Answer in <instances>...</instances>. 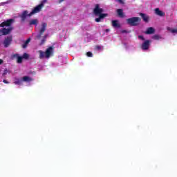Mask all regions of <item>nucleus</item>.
<instances>
[{
	"label": "nucleus",
	"mask_w": 177,
	"mask_h": 177,
	"mask_svg": "<svg viewBox=\"0 0 177 177\" xmlns=\"http://www.w3.org/2000/svg\"><path fill=\"white\" fill-rule=\"evenodd\" d=\"M104 12V10L103 8H100V6L99 4H96L95 7L93 10V13L95 16H99L98 18H96L95 20L96 23H100V21H102L104 17H107V14H103Z\"/></svg>",
	"instance_id": "f257e3e1"
},
{
	"label": "nucleus",
	"mask_w": 177,
	"mask_h": 177,
	"mask_svg": "<svg viewBox=\"0 0 177 177\" xmlns=\"http://www.w3.org/2000/svg\"><path fill=\"white\" fill-rule=\"evenodd\" d=\"M48 2V0H42L41 3L35 6L32 11L29 13V17H31V16H33V15H35L36 13H39L41 10H42V8L44 6H45V3Z\"/></svg>",
	"instance_id": "f03ea898"
},
{
	"label": "nucleus",
	"mask_w": 177,
	"mask_h": 177,
	"mask_svg": "<svg viewBox=\"0 0 177 177\" xmlns=\"http://www.w3.org/2000/svg\"><path fill=\"white\" fill-rule=\"evenodd\" d=\"M139 21H140V18L139 17H132L127 19V23L130 26H138L139 24Z\"/></svg>",
	"instance_id": "7ed1b4c3"
},
{
	"label": "nucleus",
	"mask_w": 177,
	"mask_h": 177,
	"mask_svg": "<svg viewBox=\"0 0 177 177\" xmlns=\"http://www.w3.org/2000/svg\"><path fill=\"white\" fill-rule=\"evenodd\" d=\"M13 21H15L14 19H8L7 21L2 22L0 24V27H10V26L12 25V23H13Z\"/></svg>",
	"instance_id": "20e7f679"
},
{
	"label": "nucleus",
	"mask_w": 177,
	"mask_h": 177,
	"mask_svg": "<svg viewBox=\"0 0 177 177\" xmlns=\"http://www.w3.org/2000/svg\"><path fill=\"white\" fill-rule=\"evenodd\" d=\"M28 17H30V14H28V11L27 10L23 11V12L19 15L21 21H26V19H27Z\"/></svg>",
	"instance_id": "39448f33"
},
{
	"label": "nucleus",
	"mask_w": 177,
	"mask_h": 177,
	"mask_svg": "<svg viewBox=\"0 0 177 177\" xmlns=\"http://www.w3.org/2000/svg\"><path fill=\"white\" fill-rule=\"evenodd\" d=\"M12 36L7 37L3 41V45L5 48H8L10 44H12Z\"/></svg>",
	"instance_id": "423d86ee"
},
{
	"label": "nucleus",
	"mask_w": 177,
	"mask_h": 177,
	"mask_svg": "<svg viewBox=\"0 0 177 177\" xmlns=\"http://www.w3.org/2000/svg\"><path fill=\"white\" fill-rule=\"evenodd\" d=\"M12 28H2L1 30H0V37H2V35H8V34H9L10 32V31H12Z\"/></svg>",
	"instance_id": "0eeeda50"
},
{
	"label": "nucleus",
	"mask_w": 177,
	"mask_h": 177,
	"mask_svg": "<svg viewBox=\"0 0 177 177\" xmlns=\"http://www.w3.org/2000/svg\"><path fill=\"white\" fill-rule=\"evenodd\" d=\"M45 53H46V58L49 59V57H50V55L53 53V48L49 47L48 48L46 49Z\"/></svg>",
	"instance_id": "6e6552de"
},
{
	"label": "nucleus",
	"mask_w": 177,
	"mask_h": 177,
	"mask_svg": "<svg viewBox=\"0 0 177 177\" xmlns=\"http://www.w3.org/2000/svg\"><path fill=\"white\" fill-rule=\"evenodd\" d=\"M150 46V41L149 40L145 41L142 45V49L143 50H147L149 49V47Z\"/></svg>",
	"instance_id": "1a4fd4ad"
},
{
	"label": "nucleus",
	"mask_w": 177,
	"mask_h": 177,
	"mask_svg": "<svg viewBox=\"0 0 177 177\" xmlns=\"http://www.w3.org/2000/svg\"><path fill=\"white\" fill-rule=\"evenodd\" d=\"M112 26L114 27V28H120L121 27V24L118 20L112 21Z\"/></svg>",
	"instance_id": "9d476101"
},
{
	"label": "nucleus",
	"mask_w": 177,
	"mask_h": 177,
	"mask_svg": "<svg viewBox=\"0 0 177 177\" xmlns=\"http://www.w3.org/2000/svg\"><path fill=\"white\" fill-rule=\"evenodd\" d=\"M39 21L37 19H31L29 21V26H38Z\"/></svg>",
	"instance_id": "9b49d317"
},
{
	"label": "nucleus",
	"mask_w": 177,
	"mask_h": 177,
	"mask_svg": "<svg viewBox=\"0 0 177 177\" xmlns=\"http://www.w3.org/2000/svg\"><path fill=\"white\" fill-rule=\"evenodd\" d=\"M48 24L45 22L41 23V28H40V32L41 34H44V32H45V31H46V27H47Z\"/></svg>",
	"instance_id": "f8f14e48"
},
{
	"label": "nucleus",
	"mask_w": 177,
	"mask_h": 177,
	"mask_svg": "<svg viewBox=\"0 0 177 177\" xmlns=\"http://www.w3.org/2000/svg\"><path fill=\"white\" fill-rule=\"evenodd\" d=\"M155 13L156 15H157L158 16H160V17H164L165 16V12L160 10V8H156L155 9Z\"/></svg>",
	"instance_id": "ddd939ff"
},
{
	"label": "nucleus",
	"mask_w": 177,
	"mask_h": 177,
	"mask_svg": "<svg viewBox=\"0 0 177 177\" xmlns=\"http://www.w3.org/2000/svg\"><path fill=\"white\" fill-rule=\"evenodd\" d=\"M154 32H155L154 28L150 27L147 29L145 34L151 35V34H154Z\"/></svg>",
	"instance_id": "4468645a"
},
{
	"label": "nucleus",
	"mask_w": 177,
	"mask_h": 177,
	"mask_svg": "<svg viewBox=\"0 0 177 177\" xmlns=\"http://www.w3.org/2000/svg\"><path fill=\"white\" fill-rule=\"evenodd\" d=\"M13 57H17V63H19V64L22 63V62H23V57L19 56V54H15V55H13Z\"/></svg>",
	"instance_id": "2eb2a0df"
},
{
	"label": "nucleus",
	"mask_w": 177,
	"mask_h": 177,
	"mask_svg": "<svg viewBox=\"0 0 177 177\" xmlns=\"http://www.w3.org/2000/svg\"><path fill=\"white\" fill-rule=\"evenodd\" d=\"M30 42H31V38H28L26 41H24V44H22V48H24V49H26V48L28 46V44H30Z\"/></svg>",
	"instance_id": "dca6fc26"
},
{
	"label": "nucleus",
	"mask_w": 177,
	"mask_h": 177,
	"mask_svg": "<svg viewBox=\"0 0 177 177\" xmlns=\"http://www.w3.org/2000/svg\"><path fill=\"white\" fill-rule=\"evenodd\" d=\"M140 16H141L142 19L145 21V23L149 21V16H147L146 14L140 13Z\"/></svg>",
	"instance_id": "f3484780"
},
{
	"label": "nucleus",
	"mask_w": 177,
	"mask_h": 177,
	"mask_svg": "<svg viewBox=\"0 0 177 177\" xmlns=\"http://www.w3.org/2000/svg\"><path fill=\"white\" fill-rule=\"evenodd\" d=\"M117 13L119 17H124V12L122 11V9H118Z\"/></svg>",
	"instance_id": "a211bd4d"
},
{
	"label": "nucleus",
	"mask_w": 177,
	"mask_h": 177,
	"mask_svg": "<svg viewBox=\"0 0 177 177\" xmlns=\"http://www.w3.org/2000/svg\"><path fill=\"white\" fill-rule=\"evenodd\" d=\"M167 30L171 32L172 34H177V28L173 29L172 28L168 27Z\"/></svg>",
	"instance_id": "6ab92c4d"
},
{
	"label": "nucleus",
	"mask_w": 177,
	"mask_h": 177,
	"mask_svg": "<svg viewBox=\"0 0 177 177\" xmlns=\"http://www.w3.org/2000/svg\"><path fill=\"white\" fill-rule=\"evenodd\" d=\"M23 81H25V82H30V81H32V79L28 76H25L23 77Z\"/></svg>",
	"instance_id": "aec40b11"
},
{
	"label": "nucleus",
	"mask_w": 177,
	"mask_h": 177,
	"mask_svg": "<svg viewBox=\"0 0 177 177\" xmlns=\"http://www.w3.org/2000/svg\"><path fill=\"white\" fill-rule=\"evenodd\" d=\"M40 55H39V58L40 59H44V57H46V53L44 51H39Z\"/></svg>",
	"instance_id": "412c9836"
},
{
	"label": "nucleus",
	"mask_w": 177,
	"mask_h": 177,
	"mask_svg": "<svg viewBox=\"0 0 177 177\" xmlns=\"http://www.w3.org/2000/svg\"><path fill=\"white\" fill-rule=\"evenodd\" d=\"M152 39H155L156 41H158V39H161V36L158 35H154L152 37Z\"/></svg>",
	"instance_id": "4be33fe9"
},
{
	"label": "nucleus",
	"mask_w": 177,
	"mask_h": 177,
	"mask_svg": "<svg viewBox=\"0 0 177 177\" xmlns=\"http://www.w3.org/2000/svg\"><path fill=\"white\" fill-rule=\"evenodd\" d=\"M12 0H8L6 2H1L0 3V6H3L4 5H8V3H11Z\"/></svg>",
	"instance_id": "5701e85b"
},
{
	"label": "nucleus",
	"mask_w": 177,
	"mask_h": 177,
	"mask_svg": "<svg viewBox=\"0 0 177 177\" xmlns=\"http://www.w3.org/2000/svg\"><path fill=\"white\" fill-rule=\"evenodd\" d=\"M29 56L28 54L24 53L22 56V59H28Z\"/></svg>",
	"instance_id": "b1692460"
},
{
	"label": "nucleus",
	"mask_w": 177,
	"mask_h": 177,
	"mask_svg": "<svg viewBox=\"0 0 177 177\" xmlns=\"http://www.w3.org/2000/svg\"><path fill=\"white\" fill-rule=\"evenodd\" d=\"M125 0H118V2H119V3H121L122 5H124V3H125Z\"/></svg>",
	"instance_id": "393cba45"
},
{
	"label": "nucleus",
	"mask_w": 177,
	"mask_h": 177,
	"mask_svg": "<svg viewBox=\"0 0 177 177\" xmlns=\"http://www.w3.org/2000/svg\"><path fill=\"white\" fill-rule=\"evenodd\" d=\"M86 55H87V56H88V57H92V56H93V54H92L91 52H87Z\"/></svg>",
	"instance_id": "a878e982"
},
{
	"label": "nucleus",
	"mask_w": 177,
	"mask_h": 177,
	"mask_svg": "<svg viewBox=\"0 0 177 177\" xmlns=\"http://www.w3.org/2000/svg\"><path fill=\"white\" fill-rule=\"evenodd\" d=\"M41 37H42V33H41V32L39 31V33L38 35H37L36 38H37L38 39H39V38H41Z\"/></svg>",
	"instance_id": "bb28decb"
},
{
	"label": "nucleus",
	"mask_w": 177,
	"mask_h": 177,
	"mask_svg": "<svg viewBox=\"0 0 177 177\" xmlns=\"http://www.w3.org/2000/svg\"><path fill=\"white\" fill-rule=\"evenodd\" d=\"M15 84L16 85H19V84H21V82L19 81V80H18V81L15 82Z\"/></svg>",
	"instance_id": "cd10ccee"
},
{
	"label": "nucleus",
	"mask_w": 177,
	"mask_h": 177,
	"mask_svg": "<svg viewBox=\"0 0 177 177\" xmlns=\"http://www.w3.org/2000/svg\"><path fill=\"white\" fill-rule=\"evenodd\" d=\"M138 38L139 39H142V41H145V37H143V36L140 35L138 36Z\"/></svg>",
	"instance_id": "c85d7f7f"
},
{
	"label": "nucleus",
	"mask_w": 177,
	"mask_h": 177,
	"mask_svg": "<svg viewBox=\"0 0 177 177\" xmlns=\"http://www.w3.org/2000/svg\"><path fill=\"white\" fill-rule=\"evenodd\" d=\"M6 74H8V69H5L4 72L3 73V75H6Z\"/></svg>",
	"instance_id": "c756f323"
},
{
	"label": "nucleus",
	"mask_w": 177,
	"mask_h": 177,
	"mask_svg": "<svg viewBox=\"0 0 177 177\" xmlns=\"http://www.w3.org/2000/svg\"><path fill=\"white\" fill-rule=\"evenodd\" d=\"M121 32H122V34H125V33L129 32H128L127 30H121Z\"/></svg>",
	"instance_id": "7c9ffc66"
},
{
	"label": "nucleus",
	"mask_w": 177,
	"mask_h": 177,
	"mask_svg": "<svg viewBox=\"0 0 177 177\" xmlns=\"http://www.w3.org/2000/svg\"><path fill=\"white\" fill-rule=\"evenodd\" d=\"M96 49H97V50H100V49H102V47L100 46H95Z\"/></svg>",
	"instance_id": "2f4dec72"
},
{
	"label": "nucleus",
	"mask_w": 177,
	"mask_h": 177,
	"mask_svg": "<svg viewBox=\"0 0 177 177\" xmlns=\"http://www.w3.org/2000/svg\"><path fill=\"white\" fill-rule=\"evenodd\" d=\"M44 43H45V39H43L41 40V45H43V44H44Z\"/></svg>",
	"instance_id": "473e14b6"
},
{
	"label": "nucleus",
	"mask_w": 177,
	"mask_h": 177,
	"mask_svg": "<svg viewBox=\"0 0 177 177\" xmlns=\"http://www.w3.org/2000/svg\"><path fill=\"white\" fill-rule=\"evenodd\" d=\"M3 82H4V84H9V82H8L7 80H4L3 81Z\"/></svg>",
	"instance_id": "72a5a7b5"
},
{
	"label": "nucleus",
	"mask_w": 177,
	"mask_h": 177,
	"mask_svg": "<svg viewBox=\"0 0 177 177\" xmlns=\"http://www.w3.org/2000/svg\"><path fill=\"white\" fill-rule=\"evenodd\" d=\"M3 63V60L0 59V64H2Z\"/></svg>",
	"instance_id": "f704fd0d"
},
{
	"label": "nucleus",
	"mask_w": 177,
	"mask_h": 177,
	"mask_svg": "<svg viewBox=\"0 0 177 177\" xmlns=\"http://www.w3.org/2000/svg\"><path fill=\"white\" fill-rule=\"evenodd\" d=\"M105 31H106V32H110V29H106V30H105Z\"/></svg>",
	"instance_id": "c9c22d12"
},
{
	"label": "nucleus",
	"mask_w": 177,
	"mask_h": 177,
	"mask_svg": "<svg viewBox=\"0 0 177 177\" xmlns=\"http://www.w3.org/2000/svg\"><path fill=\"white\" fill-rule=\"evenodd\" d=\"M64 0H59V3L64 2Z\"/></svg>",
	"instance_id": "e433bc0d"
}]
</instances>
